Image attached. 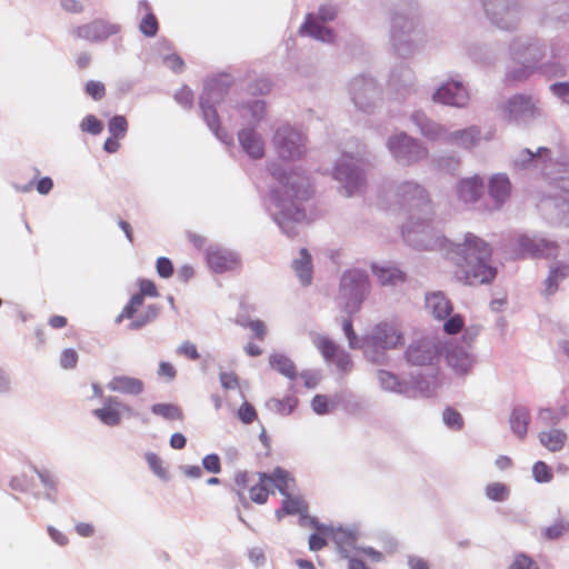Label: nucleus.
Returning a JSON list of instances; mask_svg holds the SVG:
<instances>
[{
    "mask_svg": "<svg viewBox=\"0 0 569 569\" xmlns=\"http://www.w3.org/2000/svg\"><path fill=\"white\" fill-rule=\"evenodd\" d=\"M507 569H539V567L528 555L517 553Z\"/></svg>",
    "mask_w": 569,
    "mask_h": 569,
    "instance_id": "e2e57ef3",
    "label": "nucleus"
},
{
    "mask_svg": "<svg viewBox=\"0 0 569 569\" xmlns=\"http://www.w3.org/2000/svg\"><path fill=\"white\" fill-rule=\"evenodd\" d=\"M381 192H393L398 206L408 212V220L401 228L405 244L417 249H459L460 243H453L441 234H431L433 207L427 189L413 180L402 181L396 186L388 182Z\"/></svg>",
    "mask_w": 569,
    "mask_h": 569,
    "instance_id": "f257e3e1",
    "label": "nucleus"
},
{
    "mask_svg": "<svg viewBox=\"0 0 569 569\" xmlns=\"http://www.w3.org/2000/svg\"><path fill=\"white\" fill-rule=\"evenodd\" d=\"M270 174L278 181V188H271L264 199V207L272 220L283 233L289 237L295 234V223L309 221L305 202L308 201L313 190L306 176L298 172H287L280 164L272 163L269 167Z\"/></svg>",
    "mask_w": 569,
    "mask_h": 569,
    "instance_id": "f03ea898",
    "label": "nucleus"
},
{
    "mask_svg": "<svg viewBox=\"0 0 569 569\" xmlns=\"http://www.w3.org/2000/svg\"><path fill=\"white\" fill-rule=\"evenodd\" d=\"M139 292L133 295L129 302L123 307L119 316L116 318L117 322H121L123 319H130L131 322L129 328L132 330L140 329L153 321L158 316V307L150 305L140 315H137L138 310L142 307L144 298H156L159 296L158 288L152 280L140 279L138 281Z\"/></svg>",
    "mask_w": 569,
    "mask_h": 569,
    "instance_id": "0eeeda50",
    "label": "nucleus"
},
{
    "mask_svg": "<svg viewBox=\"0 0 569 569\" xmlns=\"http://www.w3.org/2000/svg\"><path fill=\"white\" fill-rule=\"evenodd\" d=\"M139 30L146 37H154L157 34L159 24L156 16L152 12L146 13L139 24Z\"/></svg>",
    "mask_w": 569,
    "mask_h": 569,
    "instance_id": "6e6d98bb",
    "label": "nucleus"
},
{
    "mask_svg": "<svg viewBox=\"0 0 569 569\" xmlns=\"http://www.w3.org/2000/svg\"><path fill=\"white\" fill-rule=\"evenodd\" d=\"M292 268L303 286L311 284L312 260L308 251H301L300 258L293 261Z\"/></svg>",
    "mask_w": 569,
    "mask_h": 569,
    "instance_id": "58836bf2",
    "label": "nucleus"
},
{
    "mask_svg": "<svg viewBox=\"0 0 569 569\" xmlns=\"http://www.w3.org/2000/svg\"><path fill=\"white\" fill-rule=\"evenodd\" d=\"M560 7H566L565 0H557L547 6V14H549L552 19H556L561 22L569 21V10L561 11Z\"/></svg>",
    "mask_w": 569,
    "mask_h": 569,
    "instance_id": "bf43d9fd",
    "label": "nucleus"
},
{
    "mask_svg": "<svg viewBox=\"0 0 569 569\" xmlns=\"http://www.w3.org/2000/svg\"><path fill=\"white\" fill-rule=\"evenodd\" d=\"M273 144L283 160L299 159L306 152V137L290 124L280 126L273 134Z\"/></svg>",
    "mask_w": 569,
    "mask_h": 569,
    "instance_id": "4468645a",
    "label": "nucleus"
},
{
    "mask_svg": "<svg viewBox=\"0 0 569 569\" xmlns=\"http://www.w3.org/2000/svg\"><path fill=\"white\" fill-rule=\"evenodd\" d=\"M453 260L455 274L466 284L489 283L496 278L497 270L490 264L489 251H457Z\"/></svg>",
    "mask_w": 569,
    "mask_h": 569,
    "instance_id": "39448f33",
    "label": "nucleus"
},
{
    "mask_svg": "<svg viewBox=\"0 0 569 569\" xmlns=\"http://www.w3.org/2000/svg\"><path fill=\"white\" fill-rule=\"evenodd\" d=\"M548 161H550V150L547 148H539L537 152L530 149H523L513 160V166L519 169H527L530 167L540 169L541 173L549 176L547 171Z\"/></svg>",
    "mask_w": 569,
    "mask_h": 569,
    "instance_id": "5701e85b",
    "label": "nucleus"
},
{
    "mask_svg": "<svg viewBox=\"0 0 569 569\" xmlns=\"http://www.w3.org/2000/svg\"><path fill=\"white\" fill-rule=\"evenodd\" d=\"M529 421L530 415L527 409L516 408L512 411L510 416L511 429L520 439H523L527 435Z\"/></svg>",
    "mask_w": 569,
    "mask_h": 569,
    "instance_id": "79ce46f5",
    "label": "nucleus"
},
{
    "mask_svg": "<svg viewBox=\"0 0 569 569\" xmlns=\"http://www.w3.org/2000/svg\"><path fill=\"white\" fill-rule=\"evenodd\" d=\"M266 102L263 100H251L241 107V117L250 118L249 126L254 128L263 119L266 114Z\"/></svg>",
    "mask_w": 569,
    "mask_h": 569,
    "instance_id": "e433bc0d",
    "label": "nucleus"
},
{
    "mask_svg": "<svg viewBox=\"0 0 569 569\" xmlns=\"http://www.w3.org/2000/svg\"><path fill=\"white\" fill-rule=\"evenodd\" d=\"M568 49L558 43H552L550 48V60L538 66V70L550 78H560L566 76L569 68Z\"/></svg>",
    "mask_w": 569,
    "mask_h": 569,
    "instance_id": "4be33fe9",
    "label": "nucleus"
},
{
    "mask_svg": "<svg viewBox=\"0 0 569 569\" xmlns=\"http://www.w3.org/2000/svg\"><path fill=\"white\" fill-rule=\"evenodd\" d=\"M232 83L233 79L229 74L208 79L199 98V107L204 122L214 136L224 143L231 142L232 138L220 128L216 106L224 99Z\"/></svg>",
    "mask_w": 569,
    "mask_h": 569,
    "instance_id": "7ed1b4c3",
    "label": "nucleus"
},
{
    "mask_svg": "<svg viewBox=\"0 0 569 569\" xmlns=\"http://www.w3.org/2000/svg\"><path fill=\"white\" fill-rule=\"evenodd\" d=\"M569 529V525L563 522L562 520L555 522L553 525L547 527L542 531V537L546 540H556L562 537Z\"/></svg>",
    "mask_w": 569,
    "mask_h": 569,
    "instance_id": "13d9d810",
    "label": "nucleus"
},
{
    "mask_svg": "<svg viewBox=\"0 0 569 569\" xmlns=\"http://www.w3.org/2000/svg\"><path fill=\"white\" fill-rule=\"evenodd\" d=\"M549 90L563 103L569 104V81L555 82L550 84Z\"/></svg>",
    "mask_w": 569,
    "mask_h": 569,
    "instance_id": "338daca9",
    "label": "nucleus"
},
{
    "mask_svg": "<svg viewBox=\"0 0 569 569\" xmlns=\"http://www.w3.org/2000/svg\"><path fill=\"white\" fill-rule=\"evenodd\" d=\"M146 460L150 467V469L161 479L168 478V472L162 465L161 458L153 452H149L146 455Z\"/></svg>",
    "mask_w": 569,
    "mask_h": 569,
    "instance_id": "052dcab7",
    "label": "nucleus"
},
{
    "mask_svg": "<svg viewBox=\"0 0 569 569\" xmlns=\"http://www.w3.org/2000/svg\"><path fill=\"white\" fill-rule=\"evenodd\" d=\"M567 276L566 267L559 266L550 270L548 278L546 279L545 295L551 296L558 290V282Z\"/></svg>",
    "mask_w": 569,
    "mask_h": 569,
    "instance_id": "8fccbe9b",
    "label": "nucleus"
},
{
    "mask_svg": "<svg viewBox=\"0 0 569 569\" xmlns=\"http://www.w3.org/2000/svg\"><path fill=\"white\" fill-rule=\"evenodd\" d=\"M378 379L381 387L389 391L403 392L405 385L399 381V379L389 371L380 370L378 372Z\"/></svg>",
    "mask_w": 569,
    "mask_h": 569,
    "instance_id": "3c124183",
    "label": "nucleus"
},
{
    "mask_svg": "<svg viewBox=\"0 0 569 569\" xmlns=\"http://www.w3.org/2000/svg\"><path fill=\"white\" fill-rule=\"evenodd\" d=\"M485 16L500 30L513 31L521 20L519 0H480Z\"/></svg>",
    "mask_w": 569,
    "mask_h": 569,
    "instance_id": "9d476101",
    "label": "nucleus"
},
{
    "mask_svg": "<svg viewBox=\"0 0 569 569\" xmlns=\"http://www.w3.org/2000/svg\"><path fill=\"white\" fill-rule=\"evenodd\" d=\"M470 99L469 91L459 80H449L442 83L432 94L436 103L463 108Z\"/></svg>",
    "mask_w": 569,
    "mask_h": 569,
    "instance_id": "a211bd4d",
    "label": "nucleus"
},
{
    "mask_svg": "<svg viewBox=\"0 0 569 569\" xmlns=\"http://www.w3.org/2000/svg\"><path fill=\"white\" fill-rule=\"evenodd\" d=\"M488 192L493 201V209L498 210L509 199L511 192V183L507 174H493L488 183Z\"/></svg>",
    "mask_w": 569,
    "mask_h": 569,
    "instance_id": "b1692460",
    "label": "nucleus"
},
{
    "mask_svg": "<svg viewBox=\"0 0 569 569\" xmlns=\"http://www.w3.org/2000/svg\"><path fill=\"white\" fill-rule=\"evenodd\" d=\"M366 340L375 348L390 349L403 343L402 333L399 329L388 322L377 325Z\"/></svg>",
    "mask_w": 569,
    "mask_h": 569,
    "instance_id": "412c9836",
    "label": "nucleus"
},
{
    "mask_svg": "<svg viewBox=\"0 0 569 569\" xmlns=\"http://www.w3.org/2000/svg\"><path fill=\"white\" fill-rule=\"evenodd\" d=\"M80 129L84 132L98 136L103 130V123L93 114H88L82 119Z\"/></svg>",
    "mask_w": 569,
    "mask_h": 569,
    "instance_id": "4d7b16f0",
    "label": "nucleus"
},
{
    "mask_svg": "<svg viewBox=\"0 0 569 569\" xmlns=\"http://www.w3.org/2000/svg\"><path fill=\"white\" fill-rule=\"evenodd\" d=\"M317 529L337 545L343 558H349L347 547H352L357 540L356 535L351 530L325 525L317 526Z\"/></svg>",
    "mask_w": 569,
    "mask_h": 569,
    "instance_id": "393cba45",
    "label": "nucleus"
},
{
    "mask_svg": "<svg viewBox=\"0 0 569 569\" xmlns=\"http://www.w3.org/2000/svg\"><path fill=\"white\" fill-rule=\"evenodd\" d=\"M411 120L423 137L432 141L441 140L445 142L448 130L428 118L423 112H413Z\"/></svg>",
    "mask_w": 569,
    "mask_h": 569,
    "instance_id": "a878e982",
    "label": "nucleus"
},
{
    "mask_svg": "<svg viewBox=\"0 0 569 569\" xmlns=\"http://www.w3.org/2000/svg\"><path fill=\"white\" fill-rule=\"evenodd\" d=\"M315 346L321 352L323 358L328 361H331L336 358L337 353L340 351L339 346L333 342L331 339L319 336L313 340Z\"/></svg>",
    "mask_w": 569,
    "mask_h": 569,
    "instance_id": "49530a36",
    "label": "nucleus"
},
{
    "mask_svg": "<svg viewBox=\"0 0 569 569\" xmlns=\"http://www.w3.org/2000/svg\"><path fill=\"white\" fill-rule=\"evenodd\" d=\"M462 246L465 249H492L500 246L505 249H558V244L539 232L508 231L501 234V241H486L485 239L467 232Z\"/></svg>",
    "mask_w": 569,
    "mask_h": 569,
    "instance_id": "20e7f679",
    "label": "nucleus"
},
{
    "mask_svg": "<svg viewBox=\"0 0 569 569\" xmlns=\"http://www.w3.org/2000/svg\"><path fill=\"white\" fill-rule=\"evenodd\" d=\"M108 130L113 138H124L128 131V122L123 116H114L109 120Z\"/></svg>",
    "mask_w": 569,
    "mask_h": 569,
    "instance_id": "864d4df0",
    "label": "nucleus"
},
{
    "mask_svg": "<svg viewBox=\"0 0 569 569\" xmlns=\"http://www.w3.org/2000/svg\"><path fill=\"white\" fill-rule=\"evenodd\" d=\"M333 178L341 183L346 197L360 193L366 184L363 170L353 157H343L337 162Z\"/></svg>",
    "mask_w": 569,
    "mask_h": 569,
    "instance_id": "2eb2a0df",
    "label": "nucleus"
},
{
    "mask_svg": "<svg viewBox=\"0 0 569 569\" xmlns=\"http://www.w3.org/2000/svg\"><path fill=\"white\" fill-rule=\"evenodd\" d=\"M261 479H267V482H272L283 496H287L290 489V483L293 482V478L290 476V473L279 467L276 468L271 473L261 472Z\"/></svg>",
    "mask_w": 569,
    "mask_h": 569,
    "instance_id": "4c0bfd02",
    "label": "nucleus"
},
{
    "mask_svg": "<svg viewBox=\"0 0 569 569\" xmlns=\"http://www.w3.org/2000/svg\"><path fill=\"white\" fill-rule=\"evenodd\" d=\"M509 51L515 61L538 67L546 56V46L540 39L519 36L511 41Z\"/></svg>",
    "mask_w": 569,
    "mask_h": 569,
    "instance_id": "f3484780",
    "label": "nucleus"
},
{
    "mask_svg": "<svg viewBox=\"0 0 569 569\" xmlns=\"http://www.w3.org/2000/svg\"><path fill=\"white\" fill-rule=\"evenodd\" d=\"M238 418L246 425L252 423L257 420L258 415L256 409L249 402H243L238 409Z\"/></svg>",
    "mask_w": 569,
    "mask_h": 569,
    "instance_id": "774afa93",
    "label": "nucleus"
},
{
    "mask_svg": "<svg viewBox=\"0 0 569 569\" xmlns=\"http://www.w3.org/2000/svg\"><path fill=\"white\" fill-rule=\"evenodd\" d=\"M483 192V181L480 177L462 180L458 186V196L466 203H475Z\"/></svg>",
    "mask_w": 569,
    "mask_h": 569,
    "instance_id": "2f4dec72",
    "label": "nucleus"
},
{
    "mask_svg": "<svg viewBox=\"0 0 569 569\" xmlns=\"http://www.w3.org/2000/svg\"><path fill=\"white\" fill-rule=\"evenodd\" d=\"M419 20L412 8L397 9L390 19V42L395 52L403 59L412 57L418 46L412 39Z\"/></svg>",
    "mask_w": 569,
    "mask_h": 569,
    "instance_id": "423d86ee",
    "label": "nucleus"
},
{
    "mask_svg": "<svg viewBox=\"0 0 569 569\" xmlns=\"http://www.w3.org/2000/svg\"><path fill=\"white\" fill-rule=\"evenodd\" d=\"M269 363L273 370L289 379H295L297 376V369L293 361L283 355H271Z\"/></svg>",
    "mask_w": 569,
    "mask_h": 569,
    "instance_id": "37998d69",
    "label": "nucleus"
},
{
    "mask_svg": "<svg viewBox=\"0 0 569 569\" xmlns=\"http://www.w3.org/2000/svg\"><path fill=\"white\" fill-rule=\"evenodd\" d=\"M369 290L368 276L359 269H351L346 271L340 279L337 299L345 311L352 315L359 311Z\"/></svg>",
    "mask_w": 569,
    "mask_h": 569,
    "instance_id": "6e6552de",
    "label": "nucleus"
},
{
    "mask_svg": "<svg viewBox=\"0 0 569 569\" xmlns=\"http://www.w3.org/2000/svg\"><path fill=\"white\" fill-rule=\"evenodd\" d=\"M443 421L448 427L457 430L461 429L463 426V419L461 415L452 408H447L443 411Z\"/></svg>",
    "mask_w": 569,
    "mask_h": 569,
    "instance_id": "69168bd1",
    "label": "nucleus"
},
{
    "mask_svg": "<svg viewBox=\"0 0 569 569\" xmlns=\"http://www.w3.org/2000/svg\"><path fill=\"white\" fill-rule=\"evenodd\" d=\"M298 398L295 396H286L283 399L272 398L267 402L270 410L281 416L290 415L298 406Z\"/></svg>",
    "mask_w": 569,
    "mask_h": 569,
    "instance_id": "c03bdc74",
    "label": "nucleus"
},
{
    "mask_svg": "<svg viewBox=\"0 0 569 569\" xmlns=\"http://www.w3.org/2000/svg\"><path fill=\"white\" fill-rule=\"evenodd\" d=\"M337 8L332 4H321L317 12L308 13L303 24L300 27V34L308 36L325 43H332L336 34L325 23L335 20Z\"/></svg>",
    "mask_w": 569,
    "mask_h": 569,
    "instance_id": "f8f14e48",
    "label": "nucleus"
},
{
    "mask_svg": "<svg viewBox=\"0 0 569 569\" xmlns=\"http://www.w3.org/2000/svg\"><path fill=\"white\" fill-rule=\"evenodd\" d=\"M267 479H261V472L257 473V479L248 471H239L234 476V490L242 503L246 505V492L249 499L258 505L267 502L269 490Z\"/></svg>",
    "mask_w": 569,
    "mask_h": 569,
    "instance_id": "dca6fc26",
    "label": "nucleus"
},
{
    "mask_svg": "<svg viewBox=\"0 0 569 569\" xmlns=\"http://www.w3.org/2000/svg\"><path fill=\"white\" fill-rule=\"evenodd\" d=\"M238 140L243 151L252 159H260L264 154L263 141L254 128H244L238 132Z\"/></svg>",
    "mask_w": 569,
    "mask_h": 569,
    "instance_id": "c85d7f7f",
    "label": "nucleus"
},
{
    "mask_svg": "<svg viewBox=\"0 0 569 569\" xmlns=\"http://www.w3.org/2000/svg\"><path fill=\"white\" fill-rule=\"evenodd\" d=\"M207 262L214 272H226L238 267V258L233 251H208Z\"/></svg>",
    "mask_w": 569,
    "mask_h": 569,
    "instance_id": "c756f323",
    "label": "nucleus"
},
{
    "mask_svg": "<svg viewBox=\"0 0 569 569\" xmlns=\"http://www.w3.org/2000/svg\"><path fill=\"white\" fill-rule=\"evenodd\" d=\"M84 92L93 100L99 101L106 96V87L100 81L89 80L84 86Z\"/></svg>",
    "mask_w": 569,
    "mask_h": 569,
    "instance_id": "0e129e2a",
    "label": "nucleus"
},
{
    "mask_svg": "<svg viewBox=\"0 0 569 569\" xmlns=\"http://www.w3.org/2000/svg\"><path fill=\"white\" fill-rule=\"evenodd\" d=\"M372 272L381 286H397L406 281V273L391 264H372Z\"/></svg>",
    "mask_w": 569,
    "mask_h": 569,
    "instance_id": "7c9ffc66",
    "label": "nucleus"
},
{
    "mask_svg": "<svg viewBox=\"0 0 569 569\" xmlns=\"http://www.w3.org/2000/svg\"><path fill=\"white\" fill-rule=\"evenodd\" d=\"M486 496L492 501H503L509 496L508 487L502 482H491L486 487Z\"/></svg>",
    "mask_w": 569,
    "mask_h": 569,
    "instance_id": "5fc2aeb1",
    "label": "nucleus"
},
{
    "mask_svg": "<svg viewBox=\"0 0 569 569\" xmlns=\"http://www.w3.org/2000/svg\"><path fill=\"white\" fill-rule=\"evenodd\" d=\"M308 505L300 497H292L287 493L282 501L281 509L276 511L277 517L280 519L284 515H302L307 512Z\"/></svg>",
    "mask_w": 569,
    "mask_h": 569,
    "instance_id": "a19ab883",
    "label": "nucleus"
},
{
    "mask_svg": "<svg viewBox=\"0 0 569 569\" xmlns=\"http://www.w3.org/2000/svg\"><path fill=\"white\" fill-rule=\"evenodd\" d=\"M567 439V433L560 429H551L539 433L540 443L551 452L560 451L565 447Z\"/></svg>",
    "mask_w": 569,
    "mask_h": 569,
    "instance_id": "f704fd0d",
    "label": "nucleus"
},
{
    "mask_svg": "<svg viewBox=\"0 0 569 569\" xmlns=\"http://www.w3.org/2000/svg\"><path fill=\"white\" fill-rule=\"evenodd\" d=\"M108 388L116 392L139 395L143 391V382L133 377L117 376L108 383Z\"/></svg>",
    "mask_w": 569,
    "mask_h": 569,
    "instance_id": "473e14b6",
    "label": "nucleus"
},
{
    "mask_svg": "<svg viewBox=\"0 0 569 569\" xmlns=\"http://www.w3.org/2000/svg\"><path fill=\"white\" fill-rule=\"evenodd\" d=\"M466 50L468 57L479 64L490 66L497 59L492 49L487 44L470 43Z\"/></svg>",
    "mask_w": 569,
    "mask_h": 569,
    "instance_id": "c9c22d12",
    "label": "nucleus"
},
{
    "mask_svg": "<svg viewBox=\"0 0 569 569\" xmlns=\"http://www.w3.org/2000/svg\"><path fill=\"white\" fill-rule=\"evenodd\" d=\"M536 69H538V67H535L531 63L520 62V66H518L513 69H510L507 72V74H506L507 81L508 82L523 81V80L528 79L533 73V71Z\"/></svg>",
    "mask_w": 569,
    "mask_h": 569,
    "instance_id": "09e8293b",
    "label": "nucleus"
},
{
    "mask_svg": "<svg viewBox=\"0 0 569 569\" xmlns=\"http://www.w3.org/2000/svg\"><path fill=\"white\" fill-rule=\"evenodd\" d=\"M532 475L538 482H549L552 479V471L543 461H537L533 465Z\"/></svg>",
    "mask_w": 569,
    "mask_h": 569,
    "instance_id": "680f3d73",
    "label": "nucleus"
},
{
    "mask_svg": "<svg viewBox=\"0 0 569 569\" xmlns=\"http://www.w3.org/2000/svg\"><path fill=\"white\" fill-rule=\"evenodd\" d=\"M555 211L556 218L561 223H569V199L552 198L545 203Z\"/></svg>",
    "mask_w": 569,
    "mask_h": 569,
    "instance_id": "a18cd8bd",
    "label": "nucleus"
},
{
    "mask_svg": "<svg viewBox=\"0 0 569 569\" xmlns=\"http://www.w3.org/2000/svg\"><path fill=\"white\" fill-rule=\"evenodd\" d=\"M427 307L431 310L432 315L438 319H445L451 312L450 301L440 293H431L427 297Z\"/></svg>",
    "mask_w": 569,
    "mask_h": 569,
    "instance_id": "ea45409f",
    "label": "nucleus"
},
{
    "mask_svg": "<svg viewBox=\"0 0 569 569\" xmlns=\"http://www.w3.org/2000/svg\"><path fill=\"white\" fill-rule=\"evenodd\" d=\"M151 411L157 415L161 416L162 418L167 420H182L183 413L181 409L172 403H156L151 407Z\"/></svg>",
    "mask_w": 569,
    "mask_h": 569,
    "instance_id": "de8ad7c7",
    "label": "nucleus"
},
{
    "mask_svg": "<svg viewBox=\"0 0 569 569\" xmlns=\"http://www.w3.org/2000/svg\"><path fill=\"white\" fill-rule=\"evenodd\" d=\"M480 139V129L476 126H471L461 130L447 131L445 142L463 149H471L479 143Z\"/></svg>",
    "mask_w": 569,
    "mask_h": 569,
    "instance_id": "bb28decb",
    "label": "nucleus"
},
{
    "mask_svg": "<svg viewBox=\"0 0 569 569\" xmlns=\"http://www.w3.org/2000/svg\"><path fill=\"white\" fill-rule=\"evenodd\" d=\"M121 27L103 19H94L81 24L73 30L77 38L90 42H104L109 37L120 32Z\"/></svg>",
    "mask_w": 569,
    "mask_h": 569,
    "instance_id": "6ab92c4d",
    "label": "nucleus"
},
{
    "mask_svg": "<svg viewBox=\"0 0 569 569\" xmlns=\"http://www.w3.org/2000/svg\"><path fill=\"white\" fill-rule=\"evenodd\" d=\"M388 86L398 99H406L417 91L413 70L406 63L397 64L390 72Z\"/></svg>",
    "mask_w": 569,
    "mask_h": 569,
    "instance_id": "aec40b11",
    "label": "nucleus"
},
{
    "mask_svg": "<svg viewBox=\"0 0 569 569\" xmlns=\"http://www.w3.org/2000/svg\"><path fill=\"white\" fill-rule=\"evenodd\" d=\"M387 149L392 159L401 166H412L428 157L427 147L406 132H398L388 137Z\"/></svg>",
    "mask_w": 569,
    "mask_h": 569,
    "instance_id": "1a4fd4ad",
    "label": "nucleus"
},
{
    "mask_svg": "<svg viewBox=\"0 0 569 569\" xmlns=\"http://www.w3.org/2000/svg\"><path fill=\"white\" fill-rule=\"evenodd\" d=\"M568 416L566 407H561L560 412L557 413L550 408L541 409L538 413V419L546 426L557 425L562 418Z\"/></svg>",
    "mask_w": 569,
    "mask_h": 569,
    "instance_id": "603ef678",
    "label": "nucleus"
},
{
    "mask_svg": "<svg viewBox=\"0 0 569 569\" xmlns=\"http://www.w3.org/2000/svg\"><path fill=\"white\" fill-rule=\"evenodd\" d=\"M501 110L503 118L517 126H527L543 114L539 99L522 93L510 97Z\"/></svg>",
    "mask_w": 569,
    "mask_h": 569,
    "instance_id": "9b49d317",
    "label": "nucleus"
},
{
    "mask_svg": "<svg viewBox=\"0 0 569 569\" xmlns=\"http://www.w3.org/2000/svg\"><path fill=\"white\" fill-rule=\"evenodd\" d=\"M349 94L356 108L372 113L380 100V88L372 77L357 76L349 83Z\"/></svg>",
    "mask_w": 569,
    "mask_h": 569,
    "instance_id": "ddd939ff",
    "label": "nucleus"
},
{
    "mask_svg": "<svg viewBox=\"0 0 569 569\" xmlns=\"http://www.w3.org/2000/svg\"><path fill=\"white\" fill-rule=\"evenodd\" d=\"M407 360L416 366H425L432 362L435 358V351L428 345L419 342L409 346L406 351Z\"/></svg>",
    "mask_w": 569,
    "mask_h": 569,
    "instance_id": "72a5a7b5",
    "label": "nucleus"
},
{
    "mask_svg": "<svg viewBox=\"0 0 569 569\" xmlns=\"http://www.w3.org/2000/svg\"><path fill=\"white\" fill-rule=\"evenodd\" d=\"M121 409L129 410V408L120 402L114 397L106 399L102 408L93 410V415L107 426H117L121 422Z\"/></svg>",
    "mask_w": 569,
    "mask_h": 569,
    "instance_id": "cd10ccee",
    "label": "nucleus"
}]
</instances>
